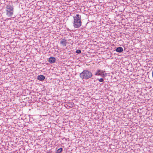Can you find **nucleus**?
I'll use <instances>...</instances> for the list:
<instances>
[{
	"label": "nucleus",
	"mask_w": 153,
	"mask_h": 153,
	"mask_svg": "<svg viewBox=\"0 0 153 153\" xmlns=\"http://www.w3.org/2000/svg\"><path fill=\"white\" fill-rule=\"evenodd\" d=\"M79 77L82 79L87 80L93 76L92 72L87 69L83 70L79 74Z\"/></svg>",
	"instance_id": "f257e3e1"
},
{
	"label": "nucleus",
	"mask_w": 153,
	"mask_h": 153,
	"mask_svg": "<svg viewBox=\"0 0 153 153\" xmlns=\"http://www.w3.org/2000/svg\"><path fill=\"white\" fill-rule=\"evenodd\" d=\"M74 23L73 26L75 28H78L79 27L82 25L81 16L79 14L73 17Z\"/></svg>",
	"instance_id": "f03ea898"
},
{
	"label": "nucleus",
	"mask_w": 153,
	"mask_h": 153,
	"mask_svg": "<svg viewBox=\"0 0 153 153\" xmlns=\"http://www.w3.org/2000/svg\"><path fill=\"white\" fill-rule=\"evenodd\" d=\"M13 8L10 5H7L6 7V15L8 17H10L12 16L13 13Z\"/></svg>",
	"instance_id": "7ed1b4c3"
},
{
	"label": "nucleus",
	"mask_w": 153,
	"mask_h": 153,
	"mask_svg": "<svg viewBox=\"0 0 153 153\" xmlns=\"http://www.w3.org/2000/svg\"><path fill=\"white\" fill-rule=\"evenodd\" d=\"M56 60L55 58L51 57L49 58L48 61L51 63H53L55 62Z\"/></svg>",
	"instance_id": "20e7f679"
},
{
	"label": "nucleus",
	"mask_w": 153,
	"mask_h": 153,
	"mask_svg": "<svg viewBox=\"0 0 153 153\" xmlns=\"http://www.w3.org/2000/svg\"><path fill=\"white\" fill-rule=\"evenodd\" d=\"M45 79V76L43 75H38L37 79L40 81H43Z\"/></svg>",
	"instance_id": "39448f33"
},
{
	"label": "nucleus",
	"mask_w": 153,
	"mask_h": 153,
	"mask_svg": "<svg viewBox=\"0 0 153 153\" xmlns=\"http://www.w3.org/2000/svg\"><path fill=\"white\" fill-rule=\"evenodd\" d=\"M60 44H61L64 46H66V40L65 39H62V41L60 42Z\"/></svg>",
	"instance_id": "423d86ee"
},
{
	"label": "nucleus",
	"mask_w": 153,
	"mask_h": 153,
	"mask_svg": "<svg viewBox=\"0 0 153 153\" xmlns=\"http://www.w3.org/2000/svg\"><path fill=\"white\" fill-rule=\"evenodd\" d=\"M115 51L117 52L121 53L123 51V49L122 47H118L115 49Z\"/></svg>",
	"instance_id": "0eeeda50"
},
{
	"label": "nucleus",
	"mask_w": 153,
	"mask_h": 153,
	"mask_svg": "<svg viewBox=\"0 0 153 153\" xmlns=\"http://www.w3.org/2000/svg\"><path fill=\"white\" fill-rule=\"evenodd\" d=\"M101 74H102V73L101 72L100 70H98L95 72L94 75L95 76H101Z\"/></svg>",
	"instance_id": "6e6552de"
},
{
	"label": "nucleus",
	"mask_w": 153,
	"mask_h": 153,
	"mask_svg": "<svg viewBox=\"0 0 153 153\" xmlns=\"http://www.w3.org/2000/svg\"><path fill=\"white\" fill-rule=\"evenodd\" d=\"M63 149L62 148H60L59 149L57 150L56 151L57 153H61Z\"/></svg>",
	"instance_id": "1a4fd4ad"
},
{
	"label": "nucleus",
	"mask_w": 153,
	"mask_h": 153,
	"mask_svg": "<svg viewBox=\"0 0 153 153\" xmlns=\"http://www.w3.org/2000/svg\"><path fill=\"white\" fill-rule=\"evenodd\" d=\"M107 75V74L106 73H103L102 74H101V76L102 77L104 78Z\"/></svg>",
	"instance_id": "9d476101"
},
{
	"label": "nucleus",
	"mask_w": 153,
	"mask_h": 153,
	"mask_svg": "<svg viewBox=\"0 0 153 153\" xmlns=\"http://www.w3.org/2000/svg\"><path fill=\"white\" fill-rule=\"evenodd\" d=\"M97 80H98L99 82H103L104 81V79L102 78L100 79H97Z\"/></svg>",
	"instance_id": "9b49d317"
},
{
	"label": "nucleus",
	"mask_w": 153,
	"mask_h": 153,
	"mask_svg": "<svg viewBox=\"0 0 153 153\" xmlns=\"http://www.w3.org/2000/svg\"><path fill=\"white\" fill-rule=\"evenodd\" d=\"M76 53H81V51L80 50H78L76 51Z\"/></svg>",
	"instance_id": "f8f14e48"
},
{
	"label": "nucleus",
	"mask_w": 153,
	"mask_h": 153,
	"mask_svg": "<svg viewBox=\"0 0 153 153\" xmlns=\"http://www.w3.org/2000/svg\"><path fill=\"white\" fill-rule=\"evenodd\" d=\"M102 74L103 73H105V71L104 70H100Z\"/></svg>",
	"instance_id": "ddd939ff"
}]
</instances>
